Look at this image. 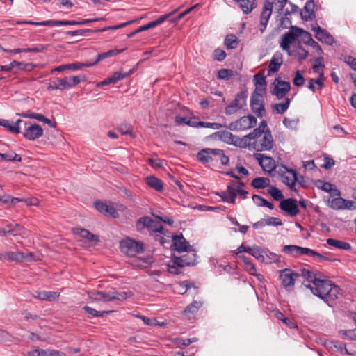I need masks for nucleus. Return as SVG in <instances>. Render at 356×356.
<instances>
[{
	"label": "nucleus",
	"mask_w": 356,
	"mask_h": 356,
	"mask_svg": "<svg viewBox=\"0 0 356 356\" xmlns=\"http://www.w3.org/2000/svg\"><path fill=\"white\" fill-rule=\"evenodd\" d=\"M316 282L315 286L309 284H305V286L309 289L314 296L320 298L331 307L332 303L338 298L341 291L340 288L326 279L324 280H316Z\"/></svg>",
	"instance_id": "obj_1"
},
{
	"label": "nucleus",
	"mask_w": 356,
	"mask_h": 356,
	"mask_svg": "<svg viewBox=\"0 0 356 356\" xmlns=\"http://www.w3.org/2000/svg\"><path fill=\"white\" fill-rule=\"evenodd\" d=\"M196 254L193 250H188L187 254L181 257L172 256L171 260L167 264L168 271L174 275H179L183 272L185 266H194L196 264Z\"/></svg>",
	"instance_id": "obj_2"
},
{
	"label": "nucleus",
	"mask_w": 356,
	"mask_h": 356,
	"mask_svg": "<svg viewBox=\"0 0 356 356\" xmlns=\"http://www.w3.org/2000/svg\"><path fill=\"white\" fill-rule=\"evenodd\" d=\"M196 159L203 164L210 163L213 161H220L221 164L228 165L229 159L225 154L222 149L217 148H204L196 154Z\"/></svg>",
	"instance_id": "obj_3"
},
{
	"label": "nucleus",
	"mask_w": 356,
	"mask_h": 356,
	"mask_svg": "<svg viewBox=\"0 0 356 356\" xmlns=\"http://www.w3.org/2000/svg\"><path fill=\"white\" fill-rule=\"evenodd\" d=\"M136 229L140 232L147 229L151 232L163 234V227L161 222L154 220L148 216H143L138 219L136 222Z\"/></svg>",
	"instance_id": "obj_4"
},
{
	"label": "nucleus",
	"mask_w": 356,
	"mask_h": 356,
	"mask_svg": "<svg viewBox=\"0 0 356 356\" xmlns=\"http://www.w3.org/2000/svg\"><path fill=\"white\" fill-rule=\"evenodd\" d=\"M120 246L122 252L129 256H134L144 251V244L143 242L136 241L129 238L122 241Z\"/></svg>",
	"instance_id": "obj_5"
},
{
	"label": "nucleus",
	"mask_w": 356,
	"mask_h": 356,
	"mask_svg": "<svg viewBox=\"0 0 356 356\" xmlns=\"http://www.w3.org/2000/svg\"><path fill=\"white\" fill-rule=\"evenodd\" d=\"M247 97V90H241L236 95L234 99L225 108V114L227 115H230L241 109L244 106L246 105Z\"/></svg>",
	"instance_id": "obj_6"
},
{
	"label": "nucleus",
	"mask_w": 356,
	"mask_h": 356,
	"mask_svg": "<svg viewBox=\"0 0 356 356\" xmlns=\"http://www.w3.org/2000/svg\"><path fill=\"white\" fill-rule=\"evenodd\" d=\"M127 298L126 292L117 291H96L90 296V298L95 301L111 302L114 300H123Z\"/></svg>",
	"instance_id": "obj_7"
},
{
	"label": "nucleus",
	"mask_w": 356,
	"mask_h": 356,
	"mask_svg": "<svg viewBox=\"0 0 356 356\" xmlns=\"http://www.w3.org/2000/svg\"><path fill=\"white\" fill-rule=\"evenodd\" d=\"M22 124L24 125L22 134L26 140H34L42 136L43 129L40 125L26 121H23Z\"/></svg>",
	"instance_id": "obj_8"
},
{
	"label": "nucleus",
	"mask_w": 356,
	"mask_h": 356,
	"mask_svg": "<svg viewBox=\"0 0 356 356\" xmlns=\"http://www.w3.org/2000/svg\"><path fill=\"white\" fill-rule=\"evenodd\" d=\"M301 31L296 26H292L289 32L284 33L281 39L280 47L283 50L287 51L291 55L290 45L298 38L299 33Z\"/></svg>",
	"instance_id": "obj_9"
},
{
	"label": "nucleus",
	"mask_w": 356,
	"mask_h": 356,
	"mask_svg": "<svg viewBox=\"0 0 356 356\" xmlns=\"http://www.w3.org/2000/svg\"><path fill=\"white\" fill-rule=\"evenodd\" d=\"M300 277V274L290 268H284L280 271V279L284 287H293L295 281Z\"/></svg>",
	"instance_id": "obj_10"
},
{
	"label": "nucleus",
	"mask_w": 356,
	"mask_h": 356,
	"mask_svg": "<svg viewBox=\"0 0 356 356\" xmlns=\"http://www.w3.org/2000/svg\"><path fill=\"white\" fill-rule=\"evenodd\" d=\"M273 85L274 87L271 92L279 99L283 98L290 91L291 89V85L289 82L280 80L278 78L275 79Z\"/></svg>",
	"instance_id": "obj_11"
},
{
	"label": "nucleus",
	"mask_w": 356,
	"mask_h": 356,
	"mask_svg": "<svg viewBox=\"0 0 356 356\" xmlns=\"http://www.w3.org/2000/svg\"><path fill=\"white\" fill-rule=\"evenodd\" d=\"M250 107L252 111L259 118L263 117L266 113L263 97H259L257 95H251Z\"/></svg>",
	"instance_id": "obj_12"
},
{
	"label": "nucleus",
	"mask_w": 356,
	"mask_h": 356,
	"mask_svg": "<svg viewBox=\"0 0 356 356\" xmlns=\"http://www.w3.org/2000/svg\"><path fill=\"white\" fill-rule=\"evenodd\" d=\"M273 139L270 131L267 129L259 143L256 144L254 149L257 152L269 151L273 148Z\"/></svg>",
	"instance_id": "obj_13"
},
{
	"label": "nucleus",
	"mask_w": 356,
	"mask_h": 356,
	"mask_svg": "<svg viewBox=\"0 0 356 356\" xmlns=\"http://www.w3.org/2000/svg\"><path fill=\"white\" fill-rule=\"evenodd\" d=\"M275 0H265L264 8L260 16V23L263 28L260 29L261 32L266 29L268 19L272 14Z\"/></svg>",
	"instance_id": "obj_14"
},
{
	"label": "nucleus",
	"mask_w": 356,
	"mask_h": 356,
	"mask_svg": "<svg viewBox=\"0 0 356 356\" xmlns=\"http://www.w3.org/2000/svg\"><path fill=\"white\" fill-rule=\"evenodd\" d=\"M280 208L291 216H296L300 213L297 201L293 198H288L281 201Z\"/></svg>",
	"instance_id": "obj_15"
},
{
	"label": "nucleus",
	"mask_w": 356,
	"mask_h": 356,
	"mask_svg": "<svg viewBox=\"0 0 356 356\" xmlns=\"http://www.w3.org/2000/svg\"><path fill=\"white\" fill-rule=\"evenodd\" d=\"M172 248L178 252H188V250H191V245L183 236L182 234L172 236Z\"/></svg>",
	"instance_id": "obj_16"
},
{
	"label": "nucleus",
	"mask_w": 356,
	"mask_h": 356,
	"mask_svg": "<svg viewBox=\"0 0 356 356\" xmlns=\"http://www.w3.org/2000/svg\"><path fill=\"white\" fill-rule=\"evenodd\" d=\"M254 157L265 172H271L275 170V163L271 157L261 154H255Z\"/></svg>",
	"instance_id": "obj_17"
},
{
	"label": "nucleus",
	"mask_w": 356,
	"mask_h": 356,
	"mask_svg": "<svg viewBox=\"0 0 356 356\" xmlns=\"http://www.w3.org/2000/svg\"><path fill=\"white\" fill-rule=\"evenodd\" d=\"M72 232L74 234L79 235L80 237L86 239L92 245H95L99 241V236L93 234L88 229L81 227H75L73 228Z\"/></svg>",
	"instance_id": "obj_18"
},
{
	"label": "nucleus",
	"mask_w": 356,
	"mask_h": 356,
	"mask_svg": "<svg viewBox=\"0 0 356 356\" xmlns=\"http://www.w3.org/2000/svg\"><path fill=\"white\" fill-rule=\"evenodd\" d=\"M312 30L315 33V37L317 40L327 44H332L334 42L333 37L325 30L319 26H314Z\"/></svg>",
	"instance_id": "obj_19"
},
{
	"label": "nucleus",
	"mask_w": 356,
	"mask_h": 356,
	"mask_svg": "<svg viewBox=\"0 0 356 356\" xmlns=\"http://www.w3.org/2000/svg\"><path fill=\"white\" fill-rule=\"evenodd\" d=\"M177 10H178V9H176L172 12H170L169 13H167L165 15L160 16L156 20L152 21L144 26H140L138 29H136V32H142V31L154 28L155 26L161 24L163 22H165L168 17L172 16Z\"/></svg>",
	"instance_id": "obj_20"
},
{
	"label": "nucleus",
	"mask_w": 356,
	"mask_h": 356,
	"mask_svg": "<svg viewBox=\"0 0 356 356\" xmlns=\"http://www.w3.org/2000/svg\"><path fill=\"white\" fill-rule=\"evenodd\" d=\"M23 122L22 120H17L15 122L5 119L0 118V126L3 127L10 132L18 134L21 132V124Z\"/></svg>",
	"instance_id": "obj_21"
},
{
	"label": "nucleus",
	"mask_w": 356,
	"mask_h": 356,
	"mask_svg": "<svg viewBox=\"0 0 356 356\" xmlns=\"http://www.w3.org/2000/svg\"><path fill=\"white\" fill-rule=\"evenodd\" d=\"M283 63V56L282 54L280 51L275 52L273 56H272V58L270 61L269 65H268V71L269 73H275L277 72L280 67H281L282 64Z\"/></svg>",
	"instance_id": "obj_22"
},
{
	"label": "nucleus",
	"mask_w": 356,
	"mask_h": 356,
	"mask_svg": "<svg viewBox=\"0 0 356 356\" xmlns=\"http://www.w3.org/2000/svg\"><path fill=\"white\" fill-rule=\"evenodd\" d=\"M315 3L314 0H308L304 6V13L301 12V18L304 21L312 20L315 17Z\"/></svg>",
	"instance_id": "obj_23"
},
{
	"label": "nucleus",
	"mask_w": 356,
	"mask_h": 356,
	"mask_svg": "<svg viewBox=\"0 0 356 356\" xmlns=\"http://www.w3.org/2000/svg\"><path fill=\"white\" fill-rule=\"evenodd\" d=\"M60 87H61V90H63L67 88H73L81 82L80 76H66L63 79H59Z\"/></svg>",
	"instance_id": "obj_24"
},
{
	"label": "nucleus",
	"mask_w": 356,
	"mask_h": 356,
	"mask_svg": "<svg viewBox=\"0 0 356 356\" xmlns=\"http://www.w3.org/2000/svg\"><path fill=\"white\" fill-rule=\"evenodd\" d=\"M238 125L241 127V130H246L254 127L257 124V119L252 115L241 117L238 120Z\"/></svg>",
	"instance_id": "obj_25"
},
{
	"label": "nucleus",
	"mask_w": 356,
	"mask_h": 356,
	"mask_svg": "<svg viewBox=\"0 0 356 356\" xmlns=\"http://www.w3.org/2000/svg\"><path fill=\"white\" fill-rule=\"evenodd\" d=\"M4 234H10L13 236H18L24 233V229L17 223L9 224L2 229Z\"/></svg>",
	"instance_id": "obj_26"
},
{
	"label": "nucleus",
	"mask_w": 356,
	"mask_h": 356,
	"mask_svg": "<svg viewBox=\"0 0 356 356\" xmlns=\"http://www.w3.org/2000/svg\"><path fill=\"white\" fill-rule=\"evenodd\" d=\"M18 67L19 69L26 70H31V68L33 67L32 63H20L16 60L13 61L9 65H0V70L1 71H6L10 72L13 67Z\"/></svg>",
	"instance_id": "obj_27"
},
{
	"label": "nucleus",
	"mask_w": 356,
	"mask_h": 356,
	"mask_svg": "<svg viewBox=\"0 0 356 356\" xmlns=\"http://www.w3.org/2000/svg\"><path fill=\"white\" fill-rule=\"evenodd\" d=\"M34 296L39 300L52 301L56 300L59 297V293L54 291H36Z\"/></svg>",
	"instance_id": "obj_28"
},
{
	"label": "nucleus",
	"mask_w": 356,
	"mask_h": 356,
	"mask_svg": "<svg viewBox=\"0 0 356 356\" xmlns=\"http://www.w3.org/2000/svg\"><path fill=\"white\" fill-rule=\"evenodd\" d=\"M324 80L323 74L321 72L318 79H310L309 80L308 88L313 92H315L316 90H321L324 86Z\"/></svg>",
	"instance_id": "obj_29"
},
{
	"label": "nucleus",
	"mask_w": 356,
	"mask_h": 356,
	"mask_svg": "<svg viewBox=\"0 0 356 356\" xmlns=\"http://www.w3.org/2000/svg\"><path fill=\"white\" fill-rule=\"evenodd\" d=\"M213 138H218L220 140L227 143L232 144L233 143V138L234 136L232 133L227 131H221L213 133L211 135Z\"/></svg>",
	"instance_id": "obj_30"
},
{
	"label": "nucleus",
	"mask_w": 356,
	"mask_h": 356,
	"mask_svg": "<svg viewBox=\"0 0 356 356\" xmlns=\"http://www.w3.org/2000/svg\"><path fill=\"white\" fill-rule=\"evenodd\" d=\"M239 4L244 13H250L255 8V0H233Z\"/></svg>",
	"instance_id": "obj_31"
},
{
	"label": "nucleus",
	"mask_w": 356,
	"mask_h": 356,
	"mask_svg": "<svg viewBox=\"0 0 356 356\" xmlns=\"http://www.w3.org/2000/svg\"><path fill=\"white\" fill-rule=\"evenodd\" d=\"M248 253L253 256L258 261L263 262L265 254V249L258 245L248 247Z\"/></svg>",
	"instance_id": "obj_32"
},
{
	"label": "nucleus",
	"mask_w": 356,
	"mask_h": 356,
	"mask_svg": "<svg viewBox=\"0 0 356 356\" xmlns=\"http://www.w3.org/2000/svg\"><path fill=\"white\" fill-rule=\"evenodd\" d=\"M327 243L330 246H333L340 250H349L351 249V245L349 243L334 238L327 239Z\"/></svg>",
	"instance_id": "obj_33"
},
{
	"label": "nucleus",
	"mask_w": 356,
	"mask_h": 356,
	"mask_svg": "<svg viewBox=\"0 0 356 356\" xmlns=\"http://www.w3.org/2000/svg\"><path fill=\"white\" fill-rule=\"evenodd\" d=\"M146 184L157 191H161L163 188L161 180L154 176L147 177L146 178Z\"/></svg>",
	"instance_id": "obj_34"
},
{
	"label": "nucleus",
	"mask_w": 356,
	"mask_h": 356,
	"mask_svg": "<svg viewBox=\"0 0 356 356\" xmlns=\"http://www.w3.org/2000/svg\"><path fill=\"white\" fill-rule=\"evenodd\" d=\"M281 255L277 254L274 252L269 251L267 249H265V254L264 257L263 263L266 264H272V263H278L280 261Z\"/></svg>",
	"instance_id": "obj_35"
},
{
	"label": "nucleus",
	"mask_w": 356,
	"mask_h": 356,
	"mask_svg": "<svg viewBox=\"0 0 356 356\" xmlns=\"http://www.w3.org/2000/svg\"><path fill=\"white\" fill-rule=\"evenodd\" d=\"M124 50H125V49H111V50H109V51H108L106 52L99 54L97 55V58L96 59V60L95 62H93L94 65L95 64H97L98 62H99V61H101V60H104V59H105L106 58L116 56L118 54H120V53L123 52Z\"/></svg>",
	"instance_id": "obj_36"
},
{
	"label": "nucleus",
	"mask_w": 356,
	"mask_h": 356,
	"mask_svg": "<svg viewBox=\"0 0 356 356\" xmlns=\"http://www.w3.org/2000/svg\"><path fill=\"white\" fill-rule=\"evenodd\" d=\"M216 194L222 198L223 202L228 203H234L236 198V194L229 191V188H227L225 191L217 193Z\"/></svg>",
	"instance_id": "obj_37"
},
{
	"label": "nucleus",
	"mask_w": 356,
	"mask_h": 356,
	"mask_svg": "<svg viewBox=\"0 0 356 356\" xmlns=\"http://www.w3.org/2000/svg\"><path fill=\"white\" fill-rule=\"evenodd\" d=\"M255 188H264L270 185V179L267 177H256L251 183Z\"/></svg>",
	"instance_id": "obj_38"
},
{
	"label": "nucleus",
	"mask_w": 356,
	"mask_h": 356,
	"mask_svg": "<svg viewBox=\"0 0 356 356\" xmlns=\"http://www.w3.org/2000/svg\"><path fill=\"white\" fill-rule=\"evenodd\" d=\"M302 276L303 278H305L307 281L309 282H312L314 286L316 284V280H318L316 277V275L314 274V270H311L306 268H302L300 270V276Z\"/></svg>",
	"instance_id": "obj_39"
},
{
	"label": "nucleus",
	"mask_w": 356,
	"mask_h": 356,
	"mask_svg": "<svg viewBox=\"0 0 356 356\" xmlns=\"http://www.w3.org/2000/svg\"><path fill=\"white\" fill-rule=\"evenodd\" d=\"M2 161H22V157L19 154H16L13 151H9L6 153H1V159Z\"/></svg>",
	"instance_id": "obj_40"
},
{
	"label": "nucleus",
	"mask_w": 356,
	"mask_h": 356,
	"mask_svg": "<svg viewBox=\"0 0 356 356\" xmlns=\"http://www.w3.org/2000/svg\"><path fill=\"white\" fill-rule=\"evenodd\" d=\"M291 99L286 97L283 103L275 104L273 106V110L278 114H283L289 107Z\"/></svg>",
	"instance_id": "obj_41"
},
{
	"label": "nucleus",
	"mask_w": 356,
	"mask_h": 356,
	"mask_svg": "<svg viewBox=\"0 0 356 356\" xmlns=\"http://www.w3.org/2000/svg\"><path fill=\"white\" fill-rule=\"evenodd\" d=\"M3 257L4 259L8 261H23V252H8Z\"/></svg>",
	"instance_id": "obj_42"
},
{
	"label": "nucleus",
	"mask_w": 356,
	"mask_h": 356,
	"mask_svg": "<svg viewBox=\"0 0 356 356\" xmlns=\"http://www.w3.org/2000/svg\"><path fill=\"white\" fill-rule=\"evenodd\" d=\"M135 71V68L131 69L127 72H115L112 76H111V79L112 80V82L113 84L116 83L118 81L122 80L127 77H128L129 75L133 74Z\"/></svg>",
	"instance_id": "obj_43"
},
{
	"label": "nucleus",
	"mask_w": 356,
	"mask_h": 356,
	"mask_svg": "<svg viewBox=\"0 0 356 356\" xmlns=\"http://www.w3.org/2000/svg\"><path fill=\"white\" fill-rule=\"evenodd\" d=\"M345 199L342 197L333 198L329 202V206L333 209H344Z\"/></svg>",
	"instance_id": "obj_44"
},
{
	"label": "nucleus",
	"mask_w": 356,
	"mask_h": 356,
	"mask_svg": "<svg viewBox=\"0 0 356 356\" xmlns=\"http://www.w3.org/2000/svg\"><path fill=\"white\" fill-rule=\"evenodd\" d=\"M118 130L122 135H129L132 138L135 137V136L133 134V127L130 124L122 123L118 126Z\"/></svg>",
	"instance_id": "obj_45"
},
{
	"label": "nucleus",
	"mask_w": 356,
	"mask_h": 356,
	"mask_svg": "<svg viewBox=\"0 0 356 356\" xmlns=\"http://www.w3.org/2000/svg\"><path fill=\"white\" fill-rule=\"evenodd\" d=\"M83 309L88 314H90L93 317H103L106 314H108L111 312V311H97L96 309L89 307L84 306Z\"/></svg>",
	"instance_id": "obj_46"
},
{
	"label": "nucleus",
	"mask_w": 356,
	"mask_h": 356,
	"mask_svg": "<svg viewBox=\"0 0 356 356\" xmlns=\"http://www.w3.org/2000/svg\"><path fill=\"white\" fill-rule=\"evenodd\" d=\"M237 37L234 34L227 35L225 39V44L229 49H234L237 47Z\"/></svg>",
	"instance_id": "obj_47"
},
{
	"label": "nucleus",
	"mask_w": 356,
	"mask_h": 356,
	"mask_svg": "<svg viewBox=\"0 0 356 356\" xmlns=\"http://www.w3.org/2000/svg\"><path fill=\"white\" fill-rule=\"evenodd\" d=\"M330 343L332 345L331 348H334L336 350L339 351L341 354H350L348 351L346 344L339 341H331Z\"/></svg>",
	"instance_id": "obj_48"
},
{
	"label": "nucleus",
	"mask_w": 356,
	"mask_h": 356,
	"mask_svg": "<svg viewBox=\"0 0 356 356\" xmlns=\"http://www.w3.org/2000/svg\"><path fill=\"white\" fill-rule=\"evenodd\" d=\"M268 192L275 200L279 201L284 197L282 192L275 186H270Z\"/></svg>",
	"instance_id": "obj_49"
},
{
	"label": "nucleus",
	"mask_w": 356,
	"mask_h": 356,
	"mask_svg": "<svg viewBox=\"0 0 356 356\" xmlns=\"http://www.w3.org/2000/svg\"><path fill=\"white\" fill-rule=\"evenodd\" d=\"M97 33L95 31V29H79L76 31H68L65 32L66 35L75 36V35H80V36H84L86 33Z\"/></svg>",
	"instance_id": "obj_50"
},
{
	"label": "nucleus",
	"mask_w": 356,
	"mask_h": 356,
	"mask_svg": "<svg viewBox=\"0 0 356 356\" xmlns=\"http://www.w3.org/2000/svg\"><path fill=\"white\" fill-rule=\"evenodd\" d=\"M233 76V71L229 69H220L218 71V79L228 80Z\"/></svg>",
	"instance_id": "obj_51"
},
{
	"label": "nucleus",
	"mask_w": 356,
	"mask_h": 356,
	"mask_svg": "<svg viewBox=\"0 0 356 356\" xmlns=\"http://www.w3.org/2000/svg\"><path fill=\"white\" fill-rule=\"evenodd\" d=\"M202 306V302L201 301H193L190 305H188L185 310L184 312L186 313H191L194 314Z\"/></svg>",
	"instance_id": "obj_52"
},
{
	"label": "nucleus",
	"mask_w": 356,
	"mask_h": 356,
	"mask_svg": "<svg viewBox=\"0 0 356 356\" xmlns=\"http://www.w3.org/2000/svg\"><path fill=\"white\" fill-rule=\"evenodd\" d=\"M288 172L293 177L294 186L296 187V183L298 182L302 187H306L305 184V178L302 175H298L295 170L291 169Z\"/></svg>",
	"instance_id": "obj_53"
},
{
	"label": "nucleus",
	"mask_w": 356,
	"mask_h": 356,
	"mask_svg": "<svg viewBox=\"0 0 356 356\" xmlns=\"http://www.w3.org/2000/svg\"><path fill=\"white\" fill-rule=\"evenodd\" d=\"M94 65L93 63H80L76 62L71 64H67L68 70H77L82 67H89Z\"/></svg>",
	"instance_id": "obj_54"
},
{
	"label": "nucleus",
	"mask_w": 356,
	"mask_h": 356,
	"mask_svg": "<svg viewBox=\"0 0 356 356\" xmlns=\"http://www.w3.org/2000/svg\"><path fill=\"white\" fill-rule=\"evenodd\" d=\"M298 29L301 31L300 33H299L298 38H300L301 40L305 44H309V43L313 40L312 37V35L309 32L303 30L301 28L298 27Z\"/></svg>",
	"instance_id": "obj_55"
},
{
	"label": "nucleus",
	"mask_w": 356,
	"mask_h": 356,
	"mask_svg": "<svg viewBox=\"0 0 356 356\" xmlns=\"http://www.w3.org/2000/svg\"><path fill=\"white\" fill-rule=\"evenodd\" d=\"M253 81L255 86H266V76L261 74H256L253 77Z\"/></svg>",
	"instance_id": "obj_56"
},
{
	"label": "nucleus",
	"mask_w": 356,
	"mask_h": 356,
	"mask_svg": "<svg viewBox=\"0 0 356 356\" xmlns=\"http://www.w3.org/2000/svg\"><path fill=\"white\" fill-rule=\"evenodd\" d=\"M293 84L297 87H301L305 83V78L301 74L299 70H297L295 74V77L293 81Z\"/></svg>",
	"instance_id": "obj_57"
},
{
	"label": "nucleus",
	"mask_w": 356,
	"mask_h": 356,
	"mask_svg": "<svg viewBox=\"0 0 356 356\" xmlns=\"http://www.w3.org/2000/svg\"><path fill=\"white\" fill-rule=\"evenodd\" d=\"M266 225L280 226L282 222L280 218L268 216L264 219Z\"/></svg>",
	"instance_id": "obj_58"
},
{
	"label": "nucleus",
	"mask_w": 356,
	"mask_h": 356,
	"mask_svg": "<svg viewBox=\"0 0 356 356\" xmlns=\"http://www.w3.org/2000/svg\"><path fill=\"white\" fill-rule=\"evenodd\" d=\"M282 182L284 184L287 185L290 188V189H291V190H293L294 191H297V189L294 186V181H293V176H292V177H289L287 175H283L282 176Z\"/></svg>",
	"instance_id": "obj_59"
},
{
	"label": "nucleus",
	"mask_w": 356,
	"mask_h": 356,
	"mask_svg": "<svg viewBox=\"0 0 356 356\" xmlns=\"http://www.w3.org/2000/svg\"><path fill=\"white\" fill-rule=\"evenodd\" d=\"M226 57V53L224 50L216 49L213 51V59L218 61H222Z\"/></svg>",
	"instance_id": "obj_60"
},
{
	"label": "nucleus",
	"mask_w": 356,
	"mask_h": 356,
	"mask_svg": "<svg viewBox=\"0 0 356 356\" xmlns=\"http://www.w3.org/2000/svg\"><path fill=\"white\" fill-rule=\"evenodd\" d=\"M296 248H298V250H295L293 251V254L292 257H300V256L303 255V254L308 255V252H309V248H303V247H300V246H298V245H296Z\"/></svg>",
	"instance_id": "obj_61"
},
{
	"label": "nucleus",
	"mask_w": 356,
	"mask_h": 356,
	"mask_svg": "<svg viewBox=\"0 0 356 356\" xmlns=\"http://www.w3.org/2000/svg\"><path fill=\"white\" fill-rule=\"evenodd\" d=\"M308 51L305 50L301 46H299L296 51V56H298V60H302L307 58L308 56Z\"/></svg>",
	"instance_id": "obj_62"
},
{
	"label": "nucleus",
	"mask_w": 356,
	"mask_h": 356,
	"mask_svg": "<svg viewBox=\"0 0 356 356\" xmlns=\"http://www.w3.org/2000/svg\"><path fill=\"white\" fill-rule=\"evenodd\" d=\"M323 58V57H319L315 59V63L312 66V68L315 72L321 73L319 72V68L323 69L324 67Z\"/></svg>",
	"instance_id": "obj_63"
},
{
	"label": "nucleus",
	"mask_w": 356,
	"mask_h": 356,
	"mask_svg": "<svg viewBox=\"0 0 356 356\" xmlns=\"http://www.w3.org/2000/svg\"><path fill=\"white\" fill-rule=\"evenodd\" d=\"M262 134H263V132L261 131L260 129L256 128L253 130V131L250 133L248 135L245 136L244 137V138L254 140V139L261 137Z\"/></svg>",
	"instance_id": "obj_64"
}]
</instances>
